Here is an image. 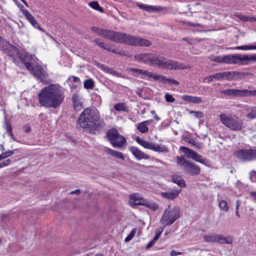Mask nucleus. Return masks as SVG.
Wrapping results in <instances>:
<instances>
[{"instance_id": "1", "label": "nucleus", "mask_w": 256, "mask_h": 256, "mask_svg": "<svg viewBox=\"0 0 256 256\" xmlns=\"http://www.w3.org/2000/svg\"><path fill=\"white\" fill-rule=\"evenodd\" d=\"M64 98V93L59 86L54 84L43 88L38 95L39 102L42 106L54 108L60 106Z\"/></svg>"}, {"instance_id": "2", "label": "nucleus", "mask_w": 256, "mask_h": 256, "mask_svg": "<svg viewBox=\"0 0 256 256\" xmlns=\"http://www.w3.org/2000/svg\"><path fill=\"white\" fill-rule=\"evenodd\" d=\"M99 116L89 108H86L78 117V126L85 130L91 131L98 128L100 122Z\"/></svg>"}, {"instance_id": "3", "label": "nucleus", "mask_w": 256, "mask_h": 256, "mask_svg": "<svg viewBox=\"0 0 256 256\" xmlns=\"http://www.w3.org/2000/svg\"><path fill=\"white\" fill-rule=\"evenodd\" d=\"M117 42L135 46H149L152 45L151 42L147 39L120 32H119Z\"/></svg>"}, {"instance_id": "4", "label": "nucleus", "mask_w": 256, "mask_h": 256, "mask_svg": "<svg viewBox=\"0 0 256 256\" xmlns=\"http://www.w3.org/2000/svg\"><path fill=\"white\" fill-rule=\"evenodd\" d=\"M220 118L222 124L233 131H240L244 128L243 120L234 114H221Z\"/></svg>"}, {"instance_id": "5", "label": "nucleus", "mask_w": 256, "mask_h": 256, "mask_svg": "<svg viewBox=\"0 0 256 256\" xmlns=\"http://www.w3.org/2000/svg\"><path fill=\"white\" fill-rule=\"evenodd\" d=\"M180 217V212L176 207L171 208L168 206L164 210L160 220V223L164 226L172 224Z\"/></svg>"}, {"instance_id": "6", "label": "nucleus", "mask_w": 256, "mask_h": 256, "mask_svg": "<svg viewBox=\"0 0 256 256\" xmlns=\"http://www.w3.org/2000/svg\"><path fill=\"white\" fill-rule=\"evenodd\" d=\"M178 164L188 174L196 176L200 172V168L194 164L188 162L184 156H177Z\"/></svg>"}, {"instance_id": "7", "label": "nucleus", "mask_w": 256, "mask_h": 256, "mask_svg": "<svg viewBox=\"0 0 256 256\" xmlns=\"http://www.w3.org/2000/svg\"><path fill=\"white\" fill-rule=\"evenodd\" d=\"M107 136L110 144L114 148L122 147L126 142L125 138L120 135L116 129L108 131Z\"/></svg>"}, {"instance_id": "8", "label": "nucleus", "mask_w": 256, "mask_h": 256, "mask_svg": "<svg viewBox=\"0 0 256 256\" xmlns=\"http://www.w3.org/2000/svg\"><path fill=\"white\" fill-rule=\"evenodd\" d=\"M192 66L190 65H185L176 61L172 60H166L164 58L162 68L168 70H184L190 69Z\"/></svg>"}, {"instance_id": "9", "label": "nucleus", "mask_w": 256, "mask_h": 256, "mask_svg": "<svg viewBox=\"0 0 256 256\" xmlns=\"http://www.w3.org/2000/svg\"><path fill=\"white\" fill-rule=\"evenodd\" d=\"M136 141L145 148L158 152H167L168 151V148L166 146H160L154 142L145 140L139 137L136 138Z\"/></svg>"}, {"instance_id": "10", "label": "nucleus", "mask_w": 256, "mask_h": 256, "mask_svg": "<svg viewBox=\"0 0 256 256\" xmlns=\"http://www.w3.org/2000/svg\"><path fill=\"white\" fill-rule=\"evenodd\" d=\"M28 70L42 83L44 84H48V74L40 66L35 65L33 66L32 65L31 68Z\"/></svg>"}, {"instance_id": "11", "label": "nucleus", "mask_w": 256, "mask_h": 256, "mask_svg": "<svg viewBox=\"0 0 256 256\" xmlns=\"http://www.w3.org/2000/svg\"><path fill=\"white\" fill-rule=\"evenodd\" d=\"M236 156L244 161H250L256 158V150H242L234 153Z\"/></svg>"}, {"instance_id": "12", "label": "nucleus", "mask_w": 256, "mask_h": 256, "mask_svg": "<svg viewBox=\"0 0 256 256\" xmlns=\"http://www.w3.org/2000/svg\"><path fill=\"white\" fill-rule=\"evenodd\" d=\"M222 63L242 64L241 55L228 54L222 56Z\"/></svg>"}, {"instance_id": "13", "label": "nucleus", "mask_w": 256, "mask_h": 256, "mask_svg": "<svg viewBox=\"0 0 256 256\" xmlns=\"http://www.w3.org/2000/svg\"><path fill=\"white\" fill-rule=\"evenodd\" d=\"M0 48L3 50L8 56H12L14 53L16 52V48L6 40H3L0 36Z\"/></svg>"}, {"instance_id": "14", "label": "nucleus", "mask_w": 256, "mask_h": 256, "mask_svg": "<svg viewBox=\"0 0 256 256\" xmlns=\"http://www.w3.org/2000/svg\"><path fill=\"white\" fill-rule=\"evenodd\" d=\"M181 188H174L172 191L166 192H161L160 195L162 197L168 200H173L177 198L181 192Z\"/></svg>"}, {"instance_id": "15", "label": "nucleus", "mask_w": 256, "mask_h": 256, "mask_svg": "<svg viewBox=\"0 0 256 256\" xmlns=\"http://www.w3.org/2000/svg\"><path fill=\"white\" fill-rule=\"evenodd\" d=\"M128 149L135 158L138 160L142 159L146 160L149 158L148 155L144 154L136 147L131 146L129 147Z\"/></svg>"}, {"instance_id": "16", "label": "nucleus", "mask_w": 256, "mask_h": 256, "mask_svg": "<svg viewBox=\"0 0 256 256\" xmlns=\"http://www.w3.org/2000/svg\"><path fill=\"white\" fill-rule=\"evenodd\" d=\"M72 100L74 108L76 111H79L82 109L83 106L82 98L77 94L72 95Z\"/></svg>"}, {"instance_id": "17", "label": "nucleus", "mask_w": 256, "mask_h": 256, "mask_svg": "<svg viewBox=\"0 0 256 256\" xmlns=\"http://www.w3.org/2000/svg\"><path fill=\"white\" fill-rule=\"evenodd\" d=\"M22 58L28 70H30L34 62H36L35 58L31 54L28 53L25 54Z\"/></svg>"}, {"instance_id": "18", "label": "nucleus", "mask_w": 256, "mask_h": 256, "mask_svg": "<svg viewBox=\"0 0 256 256\" xmlns=\"http://www.w3.org/2000/svg\"><path fill=\"white\" fill-rule=\"evenodd\" d=\"M164 57L158 56L151 54L150 62L151 66H157L160 68L162 67V63L164 60Z\"/></svg>"}, {"instance_id": "19", "label": "nucleus", "mask_w": 256, "mask_h": 256, "mask_svg": "<svg viewBox=\"0 0 256 256\" xmlns=\"http://www.w3.org/2000/svg\"><path fill=\"white\" fill-rule=\"evenodd\" d=\"M23 8V6H22ZM22 12L23 14L25 16L26 18L36 28H38V24L35 18L28 12L26 10H24L22 8Z\"/></svg>"}, {"instance_id": "20", "label": "nucleus", "mask_w": 256, "mask_h": 256, "mask_svg": "<svg viewBox=\"0 0 256 256\" xmlns=\"http://www.w3.org/2000/svg\"><path fill=\"white\" fill-rule=\"evenodd\" d=\"M138 6L142 10H145L148 12H160L164 10L163 8L154 6H147L140 4Z\"/></svg>"}, {"instance_id": "21", "label": "nucleus", "mask_w": 256, "mask_h": 256, "mask_svg": "<svg viewBox=\"0 0 256 256\" xmlns=\"http://www.w3.org/2000/svg\"><path fill=\"white\" fill-rule=\"evenodd\" d=\"M129 202L132 206L144 205V200L136 194L130 196Z\"/></svg>"}, {"instance_id": "22", "label": "nucleus", "mask_w": 256, "mask_h": 256, "mask_svg": "<svg viewBox=\"0 0 256 256\" xmlns=\"http://www.w3.org/2000/svg\"><path fill=\"white\" fill-rule=\"evenodd\" d=\"M150 55L151 53L139 54L135 55L134 58L136 60L148 64L150 62Z\"/></svg>"}, {"instance_id": "23", "label": "nucleus", "mask_w": 256, "mask_h": 256, "mask_svg": "<svg viewBox=\"0 0 256 256\" xmlns=\"http://www.w3.org/2000/svg\"><path fill=\"white\" fill-rule=\"evenodd\" d=\"M216 242L220 244H230L232 242L233 238L232 236H223L220 234H216Z\"/></svg>"}, {"instance_id": "24", "label": "nucleus", "mask_w": 256, "mask_h": 256, "mask_svg": "<svg viewBox=\"0 0 256 256\" xmlns=\"http://www.w3.org/2000/svg\"><path fill=\"white\" fill-rule=\"evenodd\" d=\"M216 242L220 244H230L232 242L233 238L232 236H223L220 234H216Z\"/></svg>"}, {"instance_id": "25", "label": "nucleus", "mask_w": 256, "mask_h": 256, "mask_svg": "<svg viewBox=\"0 0 256 256\" xmlns=\"http://www.w3.org/2000/svg\"><path fill=\"white\" fill-rule=\"evenodd\" d=\"M104 152L106 154L112 156L113 157H114V158H118L119 159H121L122 160H124V157L122 155V153L120 152L114 150H113L112 149H110V148H105Z\"/></svg>"}, {"instance_id": "26", "label": "nucleus", "mask_w": 256, "mask_h": 256, "mask_svg": "<svg viewBox=\"0 0 256 256\" xmlns=\"http://www.w3.org/2000/svg\"><path fill=\"white\" fill-rule=\"evenodd\" d=\"M91 30L98 36L104 38L106 33L110 32V30L107 29L102 28L96 26L91 27Z\"/></svg>"}, {"instance_id": "27", "label": "nucleus", "mask_w": 256, "mask_h": 256, "mask_svg": "<svg viewBox=\"0 0 256 256\" xmlns=\"http://www.w3.org/2000/svg\"><path fill=\"white\" fill-rule=\"evenodd\" d=\"M182 99L184 101L191 102L194 104H200L202 102L201 98L198 96L184 95L182 96Z\"/></svg>"}, {"instance_id": "28", "label": "nucleus", "mask_w": 256, "mask_h": 256, "mask_svg": "<svg viewBox=\"0 0 256 256\" xmlns=\"http://www.w3.org/2000/svg\"><path fill=\"white\" fill-rule=\"evenodd\" d=\"M119 32L110 30V32L106 33L104 38L117 42Z\"/></svg>"}, {"instance_id": "29", "label": "nucleus", "mask_w": 256, "mask_h": 256, "mask_svg": "<svg viewBox=\"0 0 256 256\" xmlns=\"http://www.w3.org/2000/svg\"><path fill=\"white\" fill-rule=\"evenodd\" d=\"M230 72H220L212 74V77L214 80H221L226 78H230Z\"/></svg>"}, {"instance_id": "30", "label": "nucleus", "mask_w": 256, "mask_h": 256, "mask_svg": "<svg viewBox=\"0 0 256 256\" xmlns=\"http://www.w3.org/2000/svg\"><path fill=\"white\" fill-rule=\"evenodd\" d=\"M230 78H241L248 75H252V74L250 72H230Z\"/></svg>"}, {"instance_id": "31", "label": "nucleus", "mask_w": 256, "mask_h": 256, "mask_svg": "<svg viewBox=\"0 0 256 256\" xmlns=\"http://www.w3.org/2000/svg\"><path fill=\"white\" fill-rule=\"evenodd\" d=\"M3 126L6 130V132L4 134V136L7 134L8 135L11 136V138L12 140H15L14 134L12 132V128L10 124L6 120Z\"/></svg>"}, {"instance_id": "32", "label": "nucleus", "mask_w": 256, "mask_h": 256, "mask_svg": "<svg viewBox=\"0 0 256 256\" xmlns=\"http://www.w3.org/2000/svg\"><path fill=\"white\" fill-rule=\"evenodd\" d=\"M172 181L176 184L180 188H184L186 186V182L181 176H174L172 178Z\"/></svg>"}, {"instance_id": "33", "label": "nucleus", "mask_w": 256, "mask_h": 256, "mask_svg": "<svg viewBox=\"0 0 256 256\" xmlns=\"http://www.w3.org/2000/svg\"><path fill=\"white\" fill-rule=\"evenodd\" d=\"M242 64H247L250 61H256V54L252 56H241Z\"/></svg>"}, {"instance_id": "34", "label": "nucleus", "mask_w": 256, "mask_h": 256, "mask_svg": "<svg viewBox=\"0 0 256 256\" xmlns=\"http://www.w3.org/2000/svg\"><path fill=\"white\" fill-rule=\"evenodd\" d=\"M150 124V121L146 120L140 122L137 126V129L142 133L146 132L148 131V124Z\"/></svg>"}, {"instance_id": "35", "label": "nucleus", "mask_w": 256, "mask_h": 256, "mask_svg": "<svg viewBox=\"0 0 256 256\" xmlns=\"http://www.w3.org/2000/svg\"><path fill=\"white\" fill-rule=\"evenodd\" d=\"M180 150L183 151L186 156L188 158H192L194 155L195 152L185 146H180Z\"/></svg>"}, {"instance_id": "36", "label": "nucleus", "mask_w": 256, "mask_h": 256, "mask_svg": "<svg viewBox=\"0 0 256 256\" xmlns=\"http://www.w3.org/2000/svg\"><path fill=\"white\" fill-rule=\"evenodd\" d=\"M94 42L100 48L107 50H111V48H110L109 46L105 44L102 40L100 39L96 38L94 40Z\"/></svg>"}, {"instance_id": "37", "label": "nucleus", "mask_w": 256, "mask_h": 256, "mask_svg": "<svg viewBox=\"0 0 256 256\" xmlns=\"http://www.w3.org/2000/svg\"><path fill=\"white\" fill-rule=\"evenodd\" d=\"M248 112L246 114V117L250 119L256 118V107H251L248 109Z\"/></svg>"}, {"instance_id": "38", "label": "nucleus", "mask_w": 256, "mask_h": 256, "mask_svg": "<svg viewBox=\"0 0 256 256\" xmlns=\"http://www.w3.org/2000/svg\"><path fill=\"white\" fill-rule=\"evenodd\" d=\"M114 108L117 111L128 112V110L124 102L118 103L114 106Z\"/></svg>"}, {"instance_id": "39", "label": "nucleus", "mask_w": 256, "mask_h": 256, "mask_svg": "<svg viewBox=\"0 0 256 256\" xmlns=\"http://www.w3.org/2000/svg\"><path fill=\"white\" fill-rule=\"evenodd\" d=\"M218 206L222 210L227 212L229 210L228 206L226 201L222 200L219 202Z\"/></svg>"}, {"instance_id": "40", "label": "nucleus", "mask_w": 256, "mask_h": 256, "mask_svg": "<svg viewBox=\"0 0 256 256\" xmlns=\"http://www.w3.org/2000/svg\"><path fill=\"white\" fill-rule=\"evenodd\" d=\"M89 6L92 8L98 10L99 12H104L103 8L100 6L97 2L94 1L88 4Z\"/></svg>"}, {"instance_id": "41", "label": "nucleus", "mask_w": 256, "mask_h": 256, "mask_svg": "<svg viewBox=\"0 0 256 256\" xmlns=\"http://www.w3.org/2000/svg\"><path fill=\"white\" fill-rule=\"evenodd\" d=\"M192 160H194L197 162H199L200 163H202V164L206 165V160L204 159H202V156L200 154H198L196 152H195L194 155L193 156V158H192Z\"/></svg>"}, {"instance_id": "42", "label": "nucleus", "mask_w": 256, "mask_h": 256, "mask_svg": "<svg viewBox=\"0 0 256 256\" xmlns=\"http://www.w3.org/2000/svg\"><path fill=\"white\" fill-rule=\"evenodd\" d=\"M204 240L208 242H216V234H206L204 236Z\"/></svg>"}, {"instance_id": "43", "label": "nucleus", "mask_w": 256, "mask_h": 256, "mask_svg": "<svg viewBox=\"0 0 256 256\" xmlns=\"http://www.w3.org/2000/svg\"><path fill=\"white\" fill-rule=\"evenodd\" d=\"M154 80H159L160 82H162L164 84H166L168 81V78L162 75L157 74H154Z\"/></svg>"}, {"instance_id": "44", "label": "nucleus", "mask_w": 256, "mask_h": 256, "mask_svg": "<svg viewBox=\"0 0 256 256\" xmlns=\"http://www.w3.org/2000/svg\"><path fill=\"white\" fill-rule=\"evenodd\" d=\"M84 86L86 89H92L94 86V83L92 80L88 79L84 82Z\"/></svg>"}, {"instance_id": "45", "label": "nucleus", "mask_w": 256, "mask_h": 256, "mask_svg": "<svg viewBox=\"0 0 256 256\" xmlns=\"http://www.w3.org/2000/svg\"><path fill=\"white\" fill-rule=\"evenodd\" d=\"M220 94H224L228 96H235V89H228L226 90H222L220 92Z\"/></svg>"}, {"instance_id": "46", "label": "nucleus", "mask_w": 256, "mask_h": 256, "mask_svg": "<svg viewBox=\"0 0 256 256\" xmlns=\"http://www.w3.org/2000/svg\"><path fill=\"white\" fill-rule=\"evenodd\" d=\"M242 96H256V90H242Z\"/></svg>"}, {"instance_id": "47", "label": "nucleus", "mask_w": 256, "mask_h": 256, "mask_svg": "<svg viewBox=\"0 0 256 256\" xmlns=\"http://www.w3.org/2000/svg\"><path fill=\"white\" fill-rule=\"evenodd\" d=\"M144 205L146 206L148 208L154 211L158 209V206L156 203L155 202H147L144 204Z\"/></svg>"}, {"instance_id": "48", "label": "nucleus", "mask_w": 256, "mask_h": 256, "mask_svg": "<svg viewBox=\"0 0 256 256\" xmlns=\"http://www.w3.org/2000/svg\"><path fill=\"white\" fill-rule=\"evenodd\" d=\"M236 49L240 50H254V49H256V46H238L236 48Z\"/></svg>"}, {"instance_id": "49", "label": "nucleus", "mask_w": 256, "mask_h": 256, "mask_svg": "<svg viewBox=\"0 0 256 256\" xmlns=\"http://www.w3.org/2000/svg\"><path fill=\"white\" fill-rule=\"evenodd\" d=\"M136 228H134L130 232V234L125 238L124 241L125 242H128L130 241L132 238L136 234Z\"/></svg>"}, {"instance_id": "50", "label": "nucleus", "mask_w": 256, "mask_h": 256, "mask_svg": "<svg viewBox=\"0 0 256 256\" xmlns=\"http://www.w3.org/2000/svg\"><path fill=\"white\" fill-rule=\"evenodd\" d=\"M108 72L110 74H112L114 76H116L121 77V78H128V76H125L124 75H122L120 73H118L117 72L112 70V69L108 68Z\"/></svg>"}, {"instance_id": "51", "label": "nucleus", "mask_w": 256, "mask_h": 256, "mask_svg": "<svg viewBox=\"0 0 256 256\" xmlns=\"http://www.w3.org/2000/svg\"><path fill=\"white\" fill-rule=\"evenodd\" d=\"M154 74H155L152 73V72H148L147 70H142V72L141 74L142 75V76H146L148 78H154Z\"/></svg>"}, {"instance_id": "52", "label": "nucleus", "mask_w": 256, "mask_h": 256, "mask_svg": "<svg viewBox=\"0 0 256 256\" xmlns=\"http://www.w3.org/2000/svg\"><path fill=\"white\" fill-rule=\"evenodd\" d=\"M210 59L212 61L216 62H221L222 63V56H210Z\"/></svg>"}, {"instance_id": "53", "label": "nucleus", "mask_w": 256, "mask_h": 256, "mask_svg": "<svg viewBox=\"0 0 256 256\" xmlns=\"http://www.w3.org/2000/svg\"><path fill=\"white\" fill-rule=\"evenodd\" d=\"M190 114H194V116L196 117V118H202L203 117V114H202V112H200V111H194V110H191L190 112Z\"/></svg>"}, {"instance_id": "54", "label": "nucleus", "mask_w": 256, "mask_h": 256, "mask_svg": "<svg viewBox=\"0 0 256 256\" xmlns=\"http://www.w3.org/2000/svg\"><path fill=\"white\" fill-rule=\"evenodd\" d=\"M165 98H166V100L168 102H174V100H175V99L172 96L171 94H166L165 95Z\"/></svg>"}, {"instance_id": "55", "label": "nucleus", "mask_w": 256, "mask_h": 256, "mask_svg": "<svg viewBox=\"0 0 256 256\" xmlns=\"http://www.w3.org/2000/svg\"><path fill=\"white\" fill-rule=\"evenodd\" d=\"M109 52H112L113 53L119 55H123V56H126V54H124L123 50H118V49H114L112 50L111 49V50H108Z\"/></svg>"}, {"instance_id": "56", "label": "nucleus", "mask_w": 256, "mask_h": 256, "mask_svg": "<svg viewBox=\"0 0 256 256\" xmlns=\"http://www.w3.org/2000/svg\"><path fill=\"white\" fill-rule=\"evenodd\" d=\"M163 230H164V228H160V231L158 232L156 234L155 236H154V238L152 240L154 241L155 242H156V240L160 238L161 233L163 231Z\"/></svg>"}, {"instance_id": "57", "label": "nucleus", "mask_w": 256, "mask_h": 256, "mask_svg": "<svg viewBox=\"0 0 256 256\" xmlns=\"http://www.w3.org/2000/svg\"><path fill=\"white\" fill-rule=\"evenodd\" d=\"M237 16L243 22L250 21V17L244 15H238Z\"/></svg>"}, {"instance_id": "58", "label": "nucleus", "mask_w": 256, "mask_h": 256, "mask_svg": "<svg viewBox=\"0 0 256 256\" xmlns=\"http://www.w3.org/2000/svg\"><path fill=\"white\" fill-rule=\"evenodd\" d=\"M10 162V159H8L6 160L4 162L0 163V168H2L4 166H6L8 165Z\"/></svg>"}, {"instance_id": "59", "label": "nucleus", "mask_w": 256, "mask_h": 256, "mask_svg": "<svg viewBox=\"0 0 256 256\" xmlns=\"http://www.w3.org/2000/svg\"><path fill=\"white\" fill-rule=\"evenodd\" d=\"M235 96H242V90L235 89Z\"/></svg>"}, {"instance_id": "60", "label": "nucleus", "mask_w": 256, "mask_h": 256, "mask_svg": "<svg viewBox=\"0 0 256 256\" xmlns=\"http://www.w3.org/2000/svg\"><path fill=\"white\" fill-rule=\"evenodd\" d=\"M129 70L130 71H131L132 72H135L138 73L140 74H142V69H138V68H130Z\"/></svg>"}, {"instance_id": "61", "label": "nucleus", "mask_w": 256, "mask_h": 256, "mask_svg": "<svg viewBox=\"0 0 256 256\" xmlns=\"http://www.w3.org/2000/svg\"><path fill=\"white\" fill-rule=\"evenodd\" d=\"M168 82H169L172 84H176V85L179 84V82L174 79L168 78Z\"/></svg>"}, {"instance_id": "62", "label": "nucleus", "mask_w": 256, "mask_h": 256, "mask_svg": "<svg viewBox=\"0 0 256 256\" xmlns=\"http://www.w3.org/2000/svg\"><path fill=\"white\" fill-rule=\"evenodd\" d=\"M155 242L153 241L152 240L150 241L149 243L146 246V250H148L153 245L155 244Z\"/></svg>"}, {"instance_id": "63", "label": "nucleus", "mask_w": 256, "mask_h": 256, "mask_svg": "<svg viewBox=\"0 0 256 256\" xmlns=\"http://www.w3.org/2000/svg\"><path fill=\"white\" fill-rule=\"evenodd\" d=\"M186 142H188L189 144L194 146V144H196V142L193 138H188L186 140Z\"/></svg>"}, {"instance_id": "64", "label": "nucleus", "mask_w": 256, "mask_h": 256, "mask_svg": "<svg viewBox=\"0 0 256 256\" xmlns=\"http://www.w3.org/2000/svg\"><path fill=\"white\" fill-rule=\"evenodd\" d=\"M214 80V78L212 77V74L208 76L205 78L204 80H207L208 82H210Z\"/></svg>"}]
</instances>
